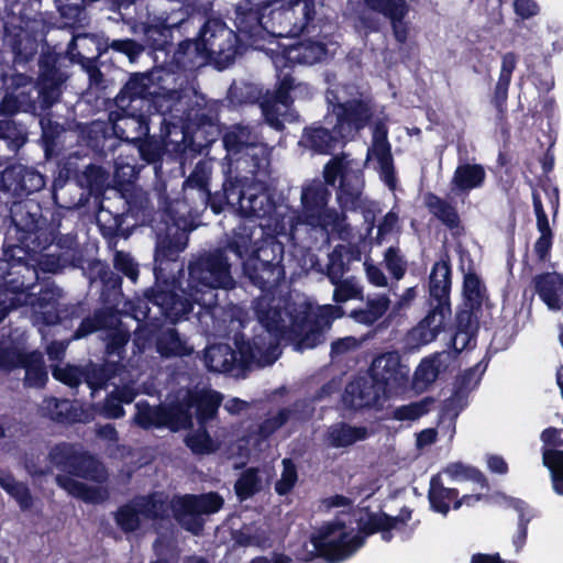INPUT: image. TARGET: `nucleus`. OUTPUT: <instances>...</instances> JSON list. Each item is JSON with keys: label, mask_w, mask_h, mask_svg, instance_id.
<instances>
[{"label": "nucleus", "mask_w": 563, "mask_h": 563, "mask_svg": "<svg viewBox=\"0 0 563 563\" xmlns=\"http://www.w3.org/2000/svg\"><path fill=\"white\" fill-rule=\"evenodd\" d=\"M261 324L251 339L238 332L233 336V349L228 343H214L206 346L202 361L210 373L245 377L254 365H272L278 358L282 341L289 343L297 352L314 349L319 345L322 333L317 320H311L308 311L291 313V324L285 325L289 314L279 306H268L256 311Z\"/></svg>", "instance_id": "1"}, {"label": "nucleus", "mask_w": 563, "mask_h": 563, "mask_svg": "<svg viewBox=\"0 0 563 563\" xmlns=\"http://www.w3.org/2000/svg\"><path fill=\"white\" fill-rule=\"evenodd\" d=\"M152 73H133L114 98L115 106L154 109L159 114L166 134L179 130L184 150L203 154L221 135L220 100L203 97L192 103L173 100L170 96L152 92Z\"/></svg>", "instance_id": "2"}, {"label": "nucleus", "mask_w": 563, "mask_h": 563, "mask_svg": "<svg viewBox=\"0 0 563 563\" xmlns=\"http://www.w3.org/2000/svg\"><path fill=\"white\" fill-rule=\"evenodd\" d=\"M228 253L225 243L192 255L187 266V286L183 288L181 283L170 282L163 288H148L144 292L146 303L156 306L172 323L187 318L195 305L200 307L199 313L213 310L219 302L218 290L230 291L236 287Z\"/></svg>", "instance_id": "3"}, {"label": "nucleus", "mask_w": 563, "mask_h": 563, "mask_svg": "<svg viewBox=\"0 0 563 563\" xmlns=\"http://www.w3.org/2000/svg\"><path fill=\"white\" fill-rule=\"evenodd\" d=\"M40 219L35 203H20L12 209L13 224L7 229L0 256V322L24 302L20 296L26 297L37 278L34 253L54 239L52 231L37 227Z\"/></svg>", "instance_id": "4"}, {"label": "nucleus", "mask_w": 563, "mask_h": 563, "mask_svg": "<svg viewBox=\"0 0 563 563\" xmlns=\"http://www.w3.org/2000/svg\"><path fill=\"white\" fill-rule=\"evenodd\" d=\"M142 516L150 520H164L172 511L175 521L187 532L200 536L203 532L205 516L219 512L223 497L217 492L174 495L170 500L163 493H151L135 497Z\"/></svg>", "instance_id": "5"}, {"label": "nucleus", "mask_w": 563, "mask_h": 563, "mask_svg": "<svg viewBox=\"0 0 563 563\" xmlns=\"http://www.w3.org/2000/svg\"><path fill=\"white\" fill-rule=\"evenodd\" d=\"M185 219L177 217L173 203L168 202L161 213V220L153 224L156 236L154 250V277L155 283L151 288L165 287V284L174 282L180 284L176 274L184 271V264L179 262L180 253L186 249L188 234L184 228Z\"/></svg>", "instance_id": "6"}, {"label": "nucleus", "mask_w": 563, "mask_h": 563, "mask_svg": "<svg viewBox=\"0 0 563 563\" xmlns=\"http://www.w3.org/2000/svg\"><path fill=\"white\" fill-rule=\"evenodd\" d=\"M162 212L154 210L146 196L133 192L122 200L121 209L101 205L96 221L101 236L115 245L120 238L128 239L136 227L153 229Z\"/></svg>", "instance_id": "7"}, {"label": "nucleus", "mask_w": 563, "mask_h": 563, "mask_svg": "<svg viewBox=\"0 0 563 563\" xmlns=\"http://www.w3.org/2000/svg\"><path fill=\"white\" fill-rule=\"evenodd\" d=\"M452 266L450 255H441L430 271L428 277L429 307L427 316L419 322L418 330L424 343L435 340L443 330L445 320L451 317Z\"/></svg>", "instance_id": "8"}, {"label": "nucleus", "mask_w": 563, "mask_h": 563, "mask_svg": "<svg viewBox=\"0 0 563 563\" xmlns=\"http://www.w3.org/2000/svg\"><path fill=\"white\" fill-rule=\"evenodd\" d=\"M251 245L252 232L245 227L234 229L227 239V249L241 262L244 277L251 285L267 292L285 278V266L250 255Z\"/></svg>", "instance_id": "9"}, {"label": "nucleus", "mask_w": 563, "mask_h": 563, "mask_svg": "<svg viewBox=\"0 0 563 563\" xmlns=\"http://www.w3.org/2000/svg\"><path fill=\"white\" fill-rule=\"evenodd\" d=\"M68 76L62 70L60 55L55 52L42 53L38 58V76L35 85L32 78L24 74L12 77L13 92L24 91V97L31 98V91L36 89L42 109H49L57 103L63 93V85Z\"/></svg>", "instance_id": "10"}, {"label": "nucleus", "mask_w": 563, "mask_h": 563, "mask_svg": "<svg viewBox=\"0 0 563 563\" xmlns=\"http://www.w3.org/2000/svg\"><path fill=\"white\" fill-rule=\"evenodd\" d=\"M313 550H306L303 558H298L300 562L309 563L316 558H322L329 563H339L364 545V537L360 534L351 536L346 531L344 521L334 520L323 523L310 538Z\"/></svg>", "instance_id": "11"}, {"label": "nucleus", "mask_w": 563, "mask_h": 563, "mask_svg": "<svg viewBox=\"0 0 563 563\" xmlns=\"http://www.w3.org/2000/svg\"><path fill=\"white\" fill-rule=\"evenodd\" d=\"M271 36L296 37L314 34V0H269Z\"/></svg>", "instance_id": "12"}, {"label": "nucleus", "mask_w": 563, "mask_h": 563, "mask_svg": "<svg viewBox=\"0 0 563 563\" xmlns=\"http://www.w3.org/2000/svg\"><path fill=\"white\" fill-rule=\"evenodd\" d=\"M198 34L206 44L208 63L218 70L232 65L236 56L245 51L242 38L221 18H208Z\"/></svg>", "instance_id": "13"}, {"label": "nucleus", "mask_w": 563, "mask_h": 563, "mask_svg": "<svg viewBox=\"0 0 563 563\" xmlns=\"http://www.w3.org/2000/svg\"><path fill=\"white\" fill-rule=\"evenodd\" d=\"M373 119L374 107L371 100L352 98L336 102L329 100L323 122L333 124L338 133L349 143L369 125Z\"/></svg>", "instance_id": "14"}, {"label": "nucleus", "mask_w": 563, "mask_h": 563, "mask_svg": "<svg viewBox=\"0 0 563 563\" xmlns=\"http://www.w3.org/2000/svg\"><path fill=\"white\" fill-rule=\"evenodd\" d=\"M48 461L67 476L102 483L108 473L103 464L92 454L79 451L68 442H59L51 448Z\"/></svg>", "instance_id": "15"}, {"label": "nucleus", "mask_w": 563, "mask_h": 563, "mask_svg": "<svg viewBox=\"0 0 563 563\" xmlns=\"http://www.w3.org/2000/svg\"><path fill=\"white\" fill-rule=\"evenodd\" d=\"M136 0H113L111 9L118 12L126 24L130 25L133 33H142L144 46L147 45L153 51H166L172 44L174 27H183L187 22L181 19L179 23H168V18H158L155 23L137 21L132 14L135 11Z\"/></svg>", "instance_id": "16"}, {"label": "nucleus", "mask_w": 563, "mask_h": 563, "mask_svg": "<svg viewBox=\"0 0 563 563\" xmlns=\"http://www.w3.org/2000/svg\"><path fill=\"white\" fill-rule=\"evenodd\" d=\"M236 34L243 41L256 44L271 36L269 0H242L235 8Z\"/></svg>", "instance_id": "17"}, {"label": "nucleus", "mask_w": 563, "mask_h": 563, "mask_svg": "<svg viewBox=\"0 0 563 563\" xmlns=\"http://www.w3.org/2000/svg\"><path fill=\"white\" fill-rule=\"evenodd\" d=\"M331 191L321 180H312L301 190L302 222L312 227L328 229L333 225L336 212L329 208Z\"/></svg>", "instance_id": "18"}, {"label": "nucleus", "mask_w": 563, "mask_h": 563, "mask_svg": "<svg viewBox=\"0 0 563 563\" xmlns=\"http://www.w3.org/2000/svg\"><path fill=\"white\" fill-rule=\"evenodd\" d=\"M253 190L247 177L232 176L230 168L224 173L222 191L228 197L229 207L247 218L261 217L265 213L263 196Z\"/></svg>", "instance_id": "19"}, {"label": "nucleus", "mask_w": 563, "mask_h": 563, "mask_svg": "<svg viewBox=\"0 0 563 563\" xmlns=\"http://www.w3.org/2000/svg\"><path fill=\"white\" fill-rule=\"evenodd\" d=\"M117 110L109 112V120L114 125L119 143L133 144L150 132L152 109L117 106Z\"/></svg>", "instance_id": "20"}, {"label": "nucleus", "mask_w": 563, "mask_h": 563, "mask_svg": "<svg viewBox=\"0 0 563 563\" xmlns=\"http://www.w3.org/2000/svg\"><path fill=\"white\" fill-rule=\"evenodd\" d=\"M283 47L282 54L288 65L312 66L323 62L329 53L327 35L321 30L314 34H302Z\"/></svg>", "instance_id": "21"}, {"label": "nucleus", "mask_w": 563, "mask_h": 563, "mask_svg": "<svg viewBox=\"0 0 563 563\" xmlns=\"http://www.w3.org/2000/svg\"><path fill=\"white\" fill-rule=\"evenodd\" d=\"M90 285L100 284V301L106 309L117 311L123 297L122 276L113 272L110 265L102 260L92 258L85 268Z\"/></svg>", "instance_id": "22"}, {"label": "nucleus", "mask_w": 563, "mask_h": 563, "mask_svg": "<svg viewBox=\"0 0 563 563\" xmlns=\"http://www.w3.org/2000/svg\"><path fill=\"white\" fill-rule=\"evenodd\" d=\"M366 374L383 387L387 395L404 387L408 382V369L401 364V357L396 351L377 355Z\"/></svg>", "instance_id": "23"}, {"label": "nucleus", "mask_w": 563, "mask_h": 563, "mask_svg": "<svg viewBox=\"0 0 563 563\" xmlns=\"http://www.w3.org/2000/svg\"><path fill=\"white\" fill-rule=\"evenodd\" d=\"M387 396L383 387L378 386L365 373L347 383L342 399L346 408L360 411L363 409L382 408V400Z\"/></svg>", "instance_id": "24"}, {"label": "nucleus", "mask_w": 563, "mask_h": 563, "mask_svg": "<svg viewBox=\"0 0 563 563\" xmlns=\"http://www.w3.org/2000/svg\"><path fill=\"white\" fill-rule=\"evenodd\" d=\"M363 2L372 12L388 19L393 36L399 45L408 42L410 21L407 20V16L410 5L407 0H363Z\"/></svg>", "instance_id": "25"}, {"label": "nucleus", "mask_w": 563, "mask_h": 563, "mask_svg": "<svg viewBox=\"0 0 563 563\" xmlns=\"http://www.w3.org/2000/svg\"><path fill=\"white\" fill-rule=\"evenodd\" d=\"M301 144L316 154L334 155L338 150L342 151L346 146L347 141L338 133L333 124L322 121L303 129Z\"/></svg>", "instance_id": "26"}, {"label": "nucleus", "mask_w": 563, "mask_h": 563, "mask_svg": "<svg viewBox=\"0 0 563 563\" xmlns=\"http://www.w3.org/2000/svg\"><path fill=\"white\" fill-rule=\"evenodd\" d=\"M188 406L198 426H208L218 419L219 409L223 401V395L210 387L198 386L186 390Z\"/></svg>", "instance_id": "27"}, {"label": "nucleus", "mask_w": 563, "mask_h": 563, "mask_svg": "<svg viewBox=\"0 0 563 563\" xmlns=\"http://www.w3.org/2000/svg\"><path fill=\"white\" fill-rule=\"evenodd\" d=\"M165 126L161 123V135H151L150 133L142 136L140 141H135L133 145L137 148L140 157L147 164L159 165L162 164L163 156L166 152L167 141L176 143L177 147L186 157H196L198 154L190 153L184 150L181 143V134L179 130L170 134H166Z\"/></svg>", "instance_id": "28"}, {"label": "nucleus", "mask_w": 563, "mask_h": 563, "mask_svg": "<svg viewBox=\"0 0 563 563\" xmlns=\"http://www.w3.org/2000/svg\"><path fill=\"white\" fill-rule=\"evenodd\" d=\"M82 135L88 147L104 156L114 153L120 145L114 125L109 119L87 123L82 129Z\"/></svg>", "instance_id": "29"}, {"label": "nucleus", "mask_w": 563, "mask_h": 563, "mask_svg": "<svg viewBox=\"0 0 563 563\" xmlns=\"http://www.w3.org/2000/svg\"><path fill=\"white\" fill-rule=\"evenodd\" d=\"M364 186V172L362 169L351 167L349 172H345L336 189V199L340 207L350 211L361 208Z\"/></svg>", "instance_id": "30"}, {"label": "nucleus", "mask_w": 563, "mask_h": 563, "mask_svg": "<svg viewBox=\"0 0 563 563\" xmlns=\"http://www.w3.org/2000/svg\"><path fill=\"white\" fill-rule=\"evenodd\" d=\"M137 391L130 385L115 386L106 398L93 405L95 412L104 419H120L125 416L124 405H130Z\"/></svg>", "instance_id": "31"}, {"label": "nucleus", "mask_w": 563, "mask_h": 563, "mask_svg": "<svg viewBox=\"0 0 563 563\" xmlns=\"http://www.w3.org/2000/svg\"><path fill=\"white\" fill-rule=\"evenodd\" d=\"M534 292L549 309L559 311L563 308V275L556 272L537 274L532 278Z\"/></svg>", "instance_id": "32"}, {"label": "nucleus", "mask_w": 563, "mask_h": 563, "mask_svg": "<svg viewBox=\"0 0 563 563\" xmlns=\"http://www.w3.org/2000/svg\"><path fill=\"white\" fill-rule=\"evenodd\" d=\"M125 369V365L120 361L103 358L102 363L89 362L84 366V382L91 390V395L96 391L108 387L110 380L121 375Z\"/></svg>", "instance_id": "33"}, {"label": "nucleus", "mask_w": 563, "mask_h": 563, "mask_svg": "<svg viewBox=\"0 0 563 563\" xmlns=\"http://www.w3.org/2000/svg\"><path fill=\"white\" fill-rule=\"evenodd\" d=\"M206 44L201 42L199 34L195 38H186L178 43L173 55V62L177 68L191 71L208 63Z\"/></svg>", "instance_id": "34"}, {"label": "nucleus", "mask_w": 563, "mask_h": 563, "mask_svg": "<svg viewBox=\"0 0 563 563\" xmlns=\"http://www.w3.org/2000/svg\"><path fill=\"white\" fill-rule=\"evenodd\" d=\"M292 102L290 91L279 88L274 92L267 91L261 102L262 113L267 124L276 131H282L285 128L282 117L286 114Z\"/></svg>", "instance_id": "35"}, {"label": "nucleus", "mask_w": 563, "mask_h": 563, "mask_svg": "<svg viewBox=\"0 0 563 563\" xmlns=\"http://www.w3.org/2000/svg\"><path fill=\"white\" fill-rule=\"evenodd\" d=\"M85 40L90 41L98 51V55H104L109 52L128 57L131 63L137 60L145 47L133 38H113L99 37L97 35L86 36Z\"/></svg>", "instance_id": "36"}, {"label": "nucleus", "mask_w": 563, "mask_h": 563, "mask_svg": "<svg viewBox=\"0 0 563 563\" xmlns=\"http://www.w3.org/2000/svg\"><path fill=\"white\" fill-rule=\"evenodd\" d=\"M411 510L404 507L398 516H390L384 511L367 512L365 521H358L360 536L366 537L378 533L380 530H387L389 527H398V525L406 526L411 519Z\"/></svg>", "instance_id": "37"}, {"label": "nucleus", "mask_w": 563, "mask_h": 563, "mask_svg": "<svg viewBox=\"0 0 563 563\" xmlns=\"http://www.w3.org/2000/svg\"><path fill=\"white\" fill-rule=\"evenodd\" d=\"M55 483L58 487L68 493V495L80 499L87 504H101L107 500L109 494L106 488L99 486H89L70 476L57 474Z\"/></svg>", "instance_id": "38"}, {"label": "nucleus", "mask_w": 563, "mask_h": 563, "mask_svg": "<svg viewBox=\"0 0 563 563\" xmlns=\"http://www.w3.org/2000/svg\"><path fill=\"white\" fill-rule=\"evenodd\" d=\"M162 415L165 422L164 427L173 432L190 430L194 427L192 412L189 409L186 393L181 399L163 404Z\"/></svg>", "instance_id": "39"}, {"label": "nucleus", "mask_w": 563, "mask_h": 563, "mask_svg": "<svg viewBox=\"0 0 563 563\" xmlns=\"http://www.w3.org/2000/svg\"><path fill=\"white\" fill-rule=\"evenodd\" d=\"M25 202H31V203H35L37 205V208L40 210V214H41V219L38 221V225L41 229L43 228H46L48 229L49 231H52V234L54 236L53 241L49 243V245H47L45 249L43 250H38V252H35L34 253V258L36 261V265L38 264V255L44 252L45 250H47L51 245H53L54 243H56V245L60 249V250H65L66 252H68L69 250L74 249L75 246H77V242H76V236L74 235H70V234H66V235H60L59 234V224H56L55 222L53 221H47V219L43 216V209H42V206L38 201L34 200V199H20V200H14L11 202L10 207H9V220H10V223L8 227H12V209L14 206L16 205H20V203H25Z\"/></svg>", "instance_id": "40"}, {"label": "nucleus", "mask_w": 563, "mask_h": 563, "mask_svg": "<svg viewBox=\"0 0 563 563\" xmlns=\"http://www.w3.org/2000/svg\"><path fill=\"white\" fill-rule=\"evenodd\" d=\"M371 435L368 429L364 426H351L347 422L332 424L327 432V440L330 446L340 449L353 445L358 441H364Z\"/></svg>", "instance_id": "41"}, {"label": "nucleus", "mask_w": 563, "mask_h": 563, "mask_svg": "<svg viewBox=\"0 0 563 563\" xmlns=\"http://www.w3.org/2000/svg\"><path fill=\"white\" fill-rule=\"evenodd\" d=\"M424 205L429 212L437 218L449 230L454 231L461 228V218L455 206L439 197L434 192L424 195Z\"/></svg>", "instance_id": "42"}, {"label": "nucleus", "mask_w": 563, "mask_h": 563, "mask_svg": "<svg viewBox=\"0 0 563 563\" xmlns=\"http://www.w3.org/2000/svg\"><path fill=\"white\" fill-rule=\"evenodd\" d=\"M481 310H473L467 307L457 311L455 317V333L452 339L453 347L456 352H462L470 346L472 341H475V333L477 327L474 324V316Z\"/></svg>", "instance_id": "43"}, {"label": "nucleus", "mask_w": 563, "mask_h": 563, "mask_svg": "<svg viewBox=\"0 0 563 563\" xmlns=\"http://www.w3.org/2000/svg\"><path fill=\"white\" fill-rule=\"evenodd\" d=\"M156 352L162 357L189 356L192 347L180 338L179 332L175 328H167L162 331L155 340Z\"/></svg>", "instance_id": "44"}, {"label": "nucleus", "mask_w": 563, "mask_h": 563, "mask_svg": "<svg viewBox=\"0 0 563 563\" xmlns=\"http://www.w3.org/2000/svg\"><path fill=\"white\" fill-rule=\"evenodd\" d=\"M117 321L118 318L113 310L106 308L97 309L91 316H87L80 321L73 338L78 340L100 330L112 329Z\"/></svg>", "instance_id": "45"}, {"label": "nucleus", "mask_w": 563, "mask_h": 563, "mask_svg": "<svg viewBox=\"0 0 563 563\" xmlns=\"http://www.w3.org/2000/svg\"><path fill=\"white\" fill-rule=\"evenodd\" d=\"M459 489L445 487L439 475L431 477L428 490V500L431 510L446 516L450 511L451 504L453 505L455 503Z\"/></svg>", "instance_id": "46"}, {"label": "nucleus", "mask_w": 563, "mask_h": 563, "mask_svg": "<svg viewBox=\"0 0 563 563\" xmlns=\"http://www.w3.org/2000/svg\"><path fill=\"white\" fill-rule=\"evenodd\" d=\"M19 368L25 369L24 386L34 388L45 386L48 375L43 355L38 351L26 352Z\"/></svg>", "instance_id": "47"}, {"label": "nucleus", "mask_w": 563, "mask_h": 563, "mask_svg": "<svg viewBox=\"0 0 563 563\" xmlns=\"http://www.w3.org/2000/svg\"><path fill=\"white\" fill-rule=\"evenodd\" d=\"M0 487L16 501L22 511L33 507L34 498L27 484L16 481L10 471L0 468Z\"/></svg>", "instance_id": "48"}, {"label": "nucleus", "mask_w": 563, "mask_h": 563, "mask_svg": "<svg viewBox=\"0 0 563 563\" xmlns=\"http://www.w3.org/2000/svg\"><path fill=\"white\" fill-rule=\"evenodd\" d=\"M249 254L263 261L277 262L284 265L285 245L274 234H267L256 242H252Z\"/></svg>", "instance_id": "49"}, {"label": "nucleus", "mask_w": 563, "mask_h": 563, "mask_svg": "<svg viewBox=\"0 0 563 563\" xmlns=\"http://www.w3.org/2000/svg\"><path fill=\"white\" fill-rule=\"evenodd\" d=\"M485 169L479 164H464L457 166L452 183L461 191H467L483 186Z\"/></svg>", "instance_id": "50"}, {"label": "nucleus", "mask_w": 563, "mask_h": 563, "mask_svg": "<svg viewBox=\"0 0 563 563\" xmlns=\"http://www.w3.org/2000/svg\"><path fill=\"white\" fill-rule=\"evenodd\" d=\"M389 303V298L386 295H380L376 298L367 299L365 308L354 309L350 316L358 323L372 325L386 313Z\"/></svg>", "instance_id": "51"}, {"label": "nucleus", "mask_w": 563, "mask_h": 563, "mask_svg": "<svg viewBox=\"0 0 563 563\" xmlns=\"http://www.w3.org/2000/svg\"><path fill=\"white\" fill-rule=\"evenodd\" d=\"M136 411L133 417V422L143 430L163 429L164 417L162 415L163 404L151 406L146 400L140 401L135 405Z\"/></svg>", "instance_id": "52"}, {"label": "nucleus", "mask_w": 563, "mask_h": 563, "mask_svg": "<svg viewBox=\"0 0 563 563\" xmlns=\"http://www.w3.org/2000/svg\"><path fill=\"white\" fill-rule=\"evenodd\" d=\"M208 189L209 176L203 169L196 167L184 181V199L196 205L201 197H209Z\"/></svg>", "instance_id": "53"}, {"label": "nucleus", "mask_w": 563, "mask_h": 563, "mask_svg": "<svg viewBox=\"0 0 563 563\" xmlns=\"http://www.w3.org/2000/svg\"><path fill=\"white\" fill-rule=\"evenodd\" d=\"M463 296L465 305L473 310H482L486 299V287L476 273L468 272L464 275Z\"/></svg>", "instance_id": "54"}, {"label": "nucleus", "mask_w": 563, "mask_h": 563, "mask_svg": "<svg viewBox=\"0 0 563 563\" xmlns=\"http://www.w3.org/2000/svg\"><path fill=\"white\" fill-rule=\"evenodd\" d=\"M251 132L247 126L240 124L231 126L224 132L222 143L230 155H242L253 143L250 141Z\"/></svg>", "instance_id": "55"}, {"label": "nucleus", "mask_w": 563, "mask_h": 563, "mask_svg": "<svg viewBox=\"0 0 563 563\" xmlns=\"http://www.w3.org/2000/svg\"><path fill=\"white\" fill-rule=\"evenodd\" d=\"M140 506L135 504V498L118 507L113 514L114 521L124 533H133L141 527Z\"/></svg>", "instance_id": "56"}, {"label": "nucleus", "mask_w": 563, "mask_h": 563, "mask_svg": "<svg viewBox=\"0 0 563 563\" xmlns=\"http://www.w3.org/2000/svg\"><path fill=\"white\" fill-rule=\"evenodd\" d=\"M542 459L544 466L550 472L554 493L563 496V450L544 449Z\"/></svg>", "instance_id": "57"}, {"label": "nucleus", "mask_w": 563, "mask_h": 563, "mask_svg": "<svg viewBox=\"0 0 563 563\" xmlns=\"http://www.w3.org/2000/svg\"><path fill=\"white\" fill-rule=\"evenodd\" d=\"M435 399L427 396L418 401L396 407L393 411V419L397 421H415L430 412Z\"/></svg>", "instance_id": "58"}, {"label": "nucleus", "mask_w": 563, "mask_h": 563, "mask_svg": "<svg viewBox=\"0 0 563 563\" xmlns=\"http://www.w3.org/2000/svg\"><path fill=\"white\" fill-rule=\"evenodd\" d=\"M41 125V143L45 155L49 157L57 148L60 135L65 132V128L62 123L53 120L48 117L40 119Z\"/></svg>", "instance_id": "59"}, {"label": "nucleus", "mask_w": 563, "mask_h": 563, "mask_svg": "<svg viewBox=\"0 0 563 563\" xmlns=\"http://www.w3.org/2000/svg\"><path fill=\"white\" fill-rule=\"evenodd\" d=\"M185 444L195 455H207L217 451V445L208 431V426H198L196 431L185 438Z\"/></svg>", "instance_id": "60"}, {"label": "nucleus", "mask_w": 563, "mask_h": 563, "mask_svg": "<svg viewBox=\"0 0 563 563\" xmlns=\"http://www.w3.org/2000/svg\"><path fill=\"white\" fill-rule=\"evenodd\" d=\"M0 140L5 141L11 150H20L27 141L25 126L12 119L0 120Z\"/></svg>", "instance_id": "61"}, {"label": "nucleus", "mask_w": 563, "mask_h": 563, "mask_svg": "<svg viewBox=\"0 0 563 563\" xmlns=\"http://www.w3.org/2000/svg\"><path fill=\"white\" fill-rule=\"evenodd\" d=\"M25 354L24 347L0 338V371L12 372L19 368Z\"/></svg>", "instance_id": "62"}, {"label": "nucleus", "mask_w": 563, "mask_h": 563, "mask_svg": "<svg viewBox=\"0 0 563 563\" xmlns=\"http://www.w3.org/2000/svg\"><path fill=\"white\" fill-rule=\"evenodd\" d=\"M46 416L59 423H71L76 421L77 413L67 399L52 397L46 400Z\"/></svg>", "instance_id": "63"}, {"label": "nucleus", "mask_w": 563, "mask_h": 563, "mask_svg": "<svg viewBox=\"0 0 563 563\" xmlns=\"http://www.w3.org/2000/svg\"><path fill=\"white\" fill-rule=\"evenodd\" d=\"M240 159H244L247 164L249 173L256 176L262 169L266 168L269 164V155L267 148L262 143L253 142L249 148L242 154Z\"/></svg>", "instance_id": "64"}]
</instances>
